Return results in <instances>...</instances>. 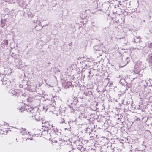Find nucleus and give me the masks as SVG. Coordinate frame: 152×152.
<instances>
[{
	"instance_id": "obj_1",
	"label": "nucleus",
	"mask_w": 152,
	"mask_h": 152,
	"mask_svg": "<svg viewBox=\"0 0 152 152\" xmlns=\"http://www.w3.org/2000/svg\"><path fill=\"white\" fill-rule=\"evenodd\" d=\"M145 68L142 62L138 61L134 62L133 71L135 74H138L141 70L145 69Z\"/></svg>"
},
{
	"instance_id": "obj_2",
	"label": "nucleus",
	"mask_w": 152,
	"mask_h": 152,
	"mask_svg": "<svg viewBox=\"0 0 152 152\" xmlns=\"http://www.w3.org/2000/svg\"><path fill=\"white\" fill-rule=\"evenodd\" d=\"M28 112H29L31 114H32L33 117L37 118L39 115V110L37 108H33L32 107L27 109Z\"/></svg>"
},
{
	"instance_id": "obj_10",
	"label": "nucleus",
	"mask_w": 152,
	"mask_h": 152,
	"mask_svg": "<svg viewBox=\"0 0 152 152\" xmlns=\"http://www.w3.org/2000/svg\"><path fill=\"white\" fill-rule=\"evenodd\" d=\"M12 93V94H13V95H15V94H14L13 93Z\"/></svg>"
},
{
	"instance_id": "obj_8",
	"label": "nucleus",
	"mask_w": 152,
	"mask_h": 152,
	"mask_svg": "<svg viewBox=\"0 0 152 152\" xmlns=\"http://www.w3.org/2000/svg\"><path fill=\"white\" fill-rule=\"evenodd\" d=\"M70 122H71V121H69L68 122V123L69 124V123H70Z\"/></svg>"
},
{
	"instance_id": "obj_6",
	"label": "nucleus",
	"mask_w": 152,
	"mask_h": 152,
	"mask_svg": "<svg viewBox=\"0 0 152 152\" xmlns=\"http://www.w3.org/2000/svg\"><path fill=\"white\" fill-rule=\"evenodd\" d=\"M4 42L5 44L7 45L8 44V41L7 40H4Z\"/></svg>"
},
{
	"instance_id": "obj_11",
	"label": "nucleus",
	"mask_w": 152,
	"mask_h": 152,
	"mask_svg": "<svg viewBox=\"0 0 152 152\" xmlns=\"http://www.w3.org/2000/svg\"><path fill=\"white\" fill-rule=\"evenodd\" d=\"M71 109H72H72L73 108H72V107H71Z\"/></svg>"
},
{
	"instance_id": "obj_5",
	"label": "nucleus",
	"mask_w": 152,
	"mask_h": 152,
	"mask_svg": "<svg viewBox=\"0 0 152 152\" xmlns=\"http://www.w3.org/2000/svg\"><path fill=\"white\" fill-rule=\"evenodd\" d=\"M65 123V121L63 118L61 119V121L60 122V123Z\"/></svg>"
},
{
	"instance_id": "obj_4",
	"label": "nucleus",
	"mask_w": 152,
	"mask_h": 152,
	"mask_svg": "<svg viewBox=\"0 0 152 152\" xmlns=\"http://www.w3.org/2000/svg\"><path fill=\"white\" fill-rule=\"evenodd\" d=\"M66 86H65V88H68L69 86H71L72 85V83L69 81H68L66 83Z\"/></svg>"
},
{
	"instance_id": "obj_3",
	"label": "nucleus",
	"mask_w": 152,
	"mask_h": 152,
	"mask_svg": "<svg viewBox=\"0 0 152 152\" xmlns=\"http://www.w3.org/2000/svg\"><path fill=\"white\" fill-rule=\"evenodd\" d=\"M42 124V126L46 128L47 129H52L54 131H55L54 129V128H53V126L51 122L47 121L44 122H43Z\"/></svg>"
},
{
	"instance_id": "obj_7",
	"label": "nucleus",
	"mask_w": 152,
	"mask_h": 152,
	"mask_svg": "<svg viewBox=\"0 0 152 152\" xmlns=\"http://www.w3.org/2000/svg\"><path fill=\"white\" fill-rule=\"evenodd\" d=\"M149 60L152 63V54L149 58Z\"/></svg>"
},
{
	"instance_id": "obj_9",
	"label": "nucleus",
	"mask_w": 152,
	"mask_h": 152,
	"mask_svg": "<svg viewBox=\"0 0 152 152\" xmlns=\"http://www.w3.org/2000/svg\"><path fill=\"white\" fill-rule=\"evenodd\" d=\"M6 125H7V124H7V123H6Z\"/></svg>"
}]
</instances>
